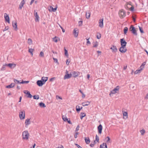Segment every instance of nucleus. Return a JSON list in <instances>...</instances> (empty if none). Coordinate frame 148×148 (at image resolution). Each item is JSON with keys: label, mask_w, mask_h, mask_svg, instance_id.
Segmentation results:
<instances>
[{"label": "nucleus", "mask_w": 148, "mask_h": 148, "mask_svg": "<svg viewBox=\"0 0 148 148\" xmlns=\"http://www.w3.org/2000/svg\"><path fill=\"white\" fill-rule=\"evenodd\" d=\"M7 66H8L10 68L12 69L14 68L16 66V64L12 63H9L8 64H7Z\"/></svg>", "instance_id": "obj_17"}, {"label": "nucleus", "mask_w": 148, "mask_h": 148, "mask_svg": "<svg viewBox=\"0 0 148 148\" xmlns=\"http://www.w3.org/2000/svg\"><path fill=\"white\" fill-rule=\"evenodd\" d=\"M72 75L70 74H66L64 77V79H69L71 77Z\"/></svg>", "instance_id": "obj_19"}, {"label": "nucleus", "mask_w": 148, "mask_h": 148, "mask_svg": "<svg viewBox=\"0 0 148 148\" xmlns=\"http://www.w3.org/2000/svg\"><path fill=\"white\" fill-rule=\"evenodd\" d=\"M86 116V114L84 112H81L80 113V119L82 120V119L83 118L85 117Z\"/></svg>", "instance_id": "obj_33"}, {"label": "nucleus", "mask_w": 148, "mask_h": 148, "mask_svg": "<svg viewBox=\"0 0 148 148\" xmlns=\"http://www.w3.org/2000/svg\"><path fill=\"white\" fill-rule=\"evenodd\" d=\"M79 30L78 29L75 30V37H77L78 35Z\"/></svg>", "instance_id": "obj_31"}, {"label": "nucleus", "mask_w": 148, "mask_h": 148, "mask_svg": "<svg viewBox=\"0 0 148 148\" xmlns=\"http://www.w3.org/2000/svg\"><path fill=\"white\" fill-rule=\"evenodd\" d=\"M23 92L28 95L27 97L28 98H31L32 97V95L27 90H24Z\"/></svg>", "instance_id": "obj_16"}, {"label": "nucleus", "mask_w": 148, "mask_h": 148, "mask_svg": "<svg viewBox=\"0 0 148 148\" xmlns=\"http://www.w3.org/2000/svg\"><path fill=\"white\" fill-rule=\"evenodd\" d=\"M120 42L121 46L126 47L127 42L124 38L121 39H120Z\"/></svg>", "instance_id": "obj_9"}, {"label": "nucleus", "mask_w": 148, "mask_h": 148, "mask_svg": "<svg viewBox=\"0 0 148 148\" xmlns=\"http://www.w3.org/2000/svg\"><path fill=\"white\" fill-rule=\"evenodd\" d=\"M53 59L54 60V61L56 63H58V60L57 59L55 58H53Z\"/></svg>", "instance_id": "obj_59"}, {"label": "nucleus", "mask_w": 148, "mask_h": 148, "mask_svg": "<svg viewBox=\"0 0 148 148\" xmlns=\"http://www.w3.org/2000/svg\"><path fill=\"white\" fill-rule=\"evenodd\" d=\"M119 51L121 53H124L127 51V49L126 47L121 46L119 49Z\"/></svg>", "instance_id": "obj_6"}, {"label": "nucleus", "mask_w": 148, "mask_h": 148, "mask_svg": "<svg viewBox=\"0 0 148 148\" xmlns=\"http://www.w3.org/2000/svg\"><path fill=\"white\" fill-rule=\"evenodd\" d=\"M79 75V72L75 73V77H77Z\"/></svg>", "instance_id": "obj_52"}, {"label": "nucleus", "mask_w": 148, "mask_h": 148, "mask_svg": "<svg viewBox=\"0 0 148 148\" xmlns=\"http://www.w3.org/2000/svg\"><path fill=\"white\" fill-rule=\"evenodd\" d=\"M140 132L141 133V134L142 135H143L145 134V131L144 129H142V130L140 131Z\"/></svg>", "instance_id": "obj_36"}, {"label": "nucleus", "mask_w": 148, "mask_h": 148, "mask_svg": "<svg viewBox=\"0 0 148 148\" xmlns=\"http://www.w3.org/2000/svg\"><path fill=\"white\" fill-rule=\"evenodd\" d=\"M39 105L40 106L41 108H45L46 107L45 103L42 102H40L39 103Z\"/></svg>", "instance_id": "obj_32"}, {"label": "nucleus", "mask_w": 148, "mask_h": 148, "mask_svg": "<svg viewBox=\"0 0 148 148\" xmlns=\"http://www.w3.org/2000/svg\"><path fill=\"white\" fill-rule=\"evenodd\" d=\"M101 34L99 33H98L97 34V37L98 39H99L101 38Z\"/></svg>", "instance_id": "obj_38"}, {"label": "nucleus", "mask_w": 148, "mask_h": 148, "mask_svg": "<svg viewBox=\"0 0 148 148\" xmlns=\"http://www.w3.org/2000/svg\"><path fill=\"white\" fill-rule=\"evenodd\" d=\"M90 12L89 11H88L86 12V18L87 19H88L90 18Z\"/></svg>", "instance_id": "obj_27"}, {"label": "nucleus", "mask_w": 148, "mask_h": 148, "mask_svg": "<svg viewBox=\"0 0 148 148\" xmlns=\"http://www.w3.org/2000/svg\"><path fill=\"white\" fill-rule=\"evenodd\" d=\"M4 18L6 22L10 23V18L8 15L7 14L5 13L4 14Z\"/></svg>", "instance_id": "obj_15"}, {"label": "nucleus", "mask_w": 148, "mask_h": 148, "mask_svg": "<svg viewBox=\"0 0 148 148\" xmlns=\"http://www.w3.org/2000/svg\"><path fill=\"white\" fill-rule=\"evenodd\" d=\"M139 29L141 33H144V32L142 27H139Z\"/></svg>", "instance_id": "obj_50"}, {"label": "nucleus", "mask_w": 148, "mask_h": 148, "mask_svg": "<svg viewBox=\"0 0 148 148\" xmlns=\"http://www.w3.org/2000/svg\"><path fill=\"white\" fill-rule=\"evenodd\" d=\"M112 52L113 53H115L118 51V49L114 45H112L110 48Z\"/></svg>", "instance_id": "obj_8"}, {"label": "nucleus", "mask_w": 148, "mask_h": 148, "mask_svg": "<svg viewBox=\"0 0 148 148\" xmlns=\"http://www.w3.org/2000/svg\"><path fill=\"white\" fill-rule=\"evenodd\" d=\"M89 39H90V38H86V39L87 40L86 45L87 46L90 45L91 44V42H90V41L89 40Z\"/></svg>", "instance_id": "obj_37"}, {"label": "nucleus", "mask_w": 148, "mask_h": 148, "mask_svg": "<svg viewBox=\"0 0 148 148\" xmlns=\"http://www.w3.org/2000/svg\"><path fill=\"white\" fill-rule=\"evenodd\" d=\"M53 8L51 6H50L49 8H48V10L49 11H53Z\"/></svg>", "instance_id": "obj_45"}, {"label": "nucleus", "mask_w": 148, "mask_h": 148, "mask_svg": "<svg viewBox=\"0 0 148 148\" xmlns=\"http://www.w3.org/2000/svg\"><path fill=\"white\" fill-rule=\"evenodd\" d=\"M41 79L38 80L36 82L37 85L39 86H41L45 83Z\"/></svg>", "instance_id": "obj_12"}, {"label": "nucleus", "mask_w": 148, "mask_h": 148, "mask_svg": "<svg viewBox=\"0 0 148 148\" xmlns=\"http://www.w3.org/2000/svg\"><path fill=\"white\" fill-rule=\"evenodd\" d=\"M128 31V28L125 27L124 29V33L125 34H126Z\"/></svg>", "instance_id": "obj_39"}, {"label": "nucleus", "mask_w": 148, "mask_h": 148, "mask_svg": "<svg viewBox=\"0 0 148 148\" xmlns=\"http://www.w3.org/2000/svg\"><path fill=\"white\" fill-rule=\"evenodd\" d=\"M144 68V66L141 65V66L140 67V70L142 71Z\"/></svg>", "instance_id": "obj_56"}, {"label": "nucleus", "mask_w": 148, "mask_h": 148, "mask_svg": "<svg viewBox=\"0 0 148 148\" xmlns=\"http://www.w3.org/2000/svg\"><path fill=\"white\" fill-rule=\"evenodd\" d=\"M14 81L16 84H21V82H20L19 81L16 80V79H14Z\"/></svg>", "instance_id": "obj_42"}, {"label": "nucleus", "mask_w": 148, "mask_h": 148, "mask_svg": "<svg viewBox=\"0 0 148 148\" xmlns=\"http://www.w3.org/2000/svg\"><path fill=\"white\" fill-rule=\"evenodd\" d=\"M28 43L29 45H31L32 44V41L31 38H29L28 40Z\"/></svg>", "instance_id": "obj_41"}, {"label": "nucleus", "mask_w": 148, "mask_h": 148, "mask_svg": "<svg viewBox=\"0 0 148 148\" xmlns=\"http://www.w3.org/2000/svg\"><path fill=\"white\" fill-rule=\"evenodd\" d=\"M79 134V132H76L75 133V138H76L77 137V135Z\"/></svg>", "instance_id": "obj_57"}, {"label": "nucleus", "mask_w": 148, "mask_h": 148, "mask_svg": "<svg viewBox=\"0 0 148 148\" xmlns=\"http://www.w3.org/2000/svg\"><path fill=\"white\" fill-rule=\"evenodd\" d=\"M29 134L27 130L23 132L22 137L24 139L28 140L29 138Z\"/></svg>", "instance_id": "obj_2"}, {"label": "nucleus", "mask_w": 148, "mask_h": 148, "mask_svg": "<svg viewBox=\"0 0 148 148\" xmlns=\"http://www.w3.org/2000/svg\"><path fill=\"white\" fill-rule=\"evenodd\" d=\"M142 71L140 69L137 70L134 73L135 74L140 73Z\"/></svg>", "instance_id": "obj_40"}, {"label": "nucleus", "mask_w": 148, "mask_h": 148, "mask_svg": "<svg viewBox=\"0 0 148 148\" xmlns=\"http://www.w3.org/2000/svg\"><path fill=\"white\" fill-rule=\"evenodd\" d=\"M129 29L133 34L136 35H137L136 30L133 25H131L130 26Z\"/></svg>", "instance_id": "obj_4"}, {"label": "nucleus", "mask_w": 148, "mask_h": 148, "mask_svg": "<svg viewBox=\"0 0 148 148\" xmlns=\"http://www.w3.org/2000/svg\"><path fill=\"white\" fill-rule=\"evenodd\" d=\"M29 82V81H24L23 80H22L21 82V84H27Z\"/></svg>", "instance_id": "obj_46"}, {"label": "nucleus", "mask_w": 148, "mask_h": 148, "mask_svg": "<svg viewBox=\"0 0 148 148\" xmlns=\"http://www.w3.org/2000/svg\"><path fill=\"white\" fill-rule=\"evenodd\" d=\"M82 107H80L79 106H77L76 107V110L77 112H79L80 110L82 109Z\"/></svg>", "instance_id": "obj_25"}, {"label": "nucleus", "mask_w": 148, "mask_h": 148, "mask_svg": "<svg viewBox=\"0 0 148 148\" xmlns=\"http://www.w3.org/2000/svg\"><path fill=\"white\" fill-rule=\"evenodd\" d=\"M34 15L35 17V20L36 22H38L39 21V16L38 14V13L37 12H36L35 10L34 11Z\"/></svg>", "instance_id": "obj_11"}, {"label": "nucleus", "mask_w": 148, "mask_h": 148, "mask_svg": "<svg viewBox=\"0 0 148 148\" xmlns=\"http://www.w3.org/2000/svg\"><path fill=\"white\" fill-rule=\"evenodd\" d=\"M30 123V119H27L25 121V124L26 125H26H29Z\"/></svg>", "instance_id": "obj_24"}, {"label": "nucleus", "mask_w": 148, "mask_h": 148, "mask_svg": "<svg viewBox=\"0 0 148 148\" xmlns=\"http://www.w3.org/2000/svg\"><path fill=\"white\" fill-rule=\"evenodd\" d=\"M33 98L34 99H39V95H34L33 96Z\"/></svg>", "instance_id": "obj_44"}, {"label": "nucleus", "mask_w": 148, "mask_h": 148, "mask_svg": "<svg viewBox=\"0 0 148 148\" xmlns=\"http://www.w3.org/2000/svg\"><path fill=\"white\" fill-rule=\"evenodd\" d=\"M125 8L127 10L133 11L134 10V8L130 3H127Z\"/></svg>", "instance_id": "obj_5"}, {"label": "nucleus", "mask_w": 148, "mask_h": 148, "mask_svg": "<svg viewBox=\"0 0 148 148\" xmlns=\"http://www.w3.org/2000/svg\"><path fill=\"white\" fill-rule=\"evenodd\" d=\"M119 89V87L117 86L115 87L113 90L111 91L109 94L111 96L112 94H114L118 93Z\"/></svg>", "instance_id": "obj_3"}, {"label": "nucleus", "mask_w": 148, "mask_h": 148, "mask_svg": "<svg viewBox=\"0 0 148 148\" xmlns=\"http://www.w3.org/2000/svg\"><path fill=\"white\" fill-rule=\"evenodd\" d=\"M64 51L65 54L66 55V56H68V51L65 48H64Z\"/></svg>", "instance_id": "obj_49"}, {"label": "nucleus", "mask_w": 148, "mask_h": 148, "mask_svg": "<svg viewBox=\"0 0 148 148\" xmlns=\"http://www.w3.org/2000/svg\"><path fill=\"white\" fill-rule=\"evenodd\" d=\"M79 127H80L78 125L76 128L75 132H77L79 130Z\"/></svg>", "instance_id": "obj_53"}, {"label": "nucleus", "mask_w": 148, "mask_h": 148, "mask_svg": "<svg viewBox=\"0 0 148 148\" xmlns=\"http://www.w3.org/2000/svg\"><path fill=\"white\" fill-rule=\"evenodd\" d=\"M16 22L15 21H14L12 22V25L13 27L15 29H17V25H16Z\"/></svg>", "instance_id": "obj_20"}, {"label": "nucleus", "mask_w": 148, "mask_h": 148, "mask_svg": "<svg viewBox=\"0 0 148 148\" xmlns=\"http://www.w3.org/2000/svg\"><path fill=\"white\" fill-rule=\"evenodd\" d=\"M100 148H108L107 145L105 143H103L100 145Z\"/></svg>", "instance_id": "obj_22"}, {"label": "nucleus", "mask_w": 148, "mask_h": 148, "mask_svg": "<svg viewBox=\"0 0 148 148\" xmlns=\"http://www.w3.org/2000/svg\"><path fill=\"white\" fill-rule=\"evenodd\" d=\"M56 98L57 99H62V98L61 97L59 96L58 95H56Z\"/></svg>", "instance_id": "obj_55"}, {"label": "nucleus", "mask_w": 148, "mask_h": 148, "mask_svg": "<svg viewBox=\"0 0 148 148\" xmlns=\"http://www.w3.org/2000/svg\"><path fill=\"white\" fill-rule=\"evenodd\" d=\"M93 47H97L98 45V42L97 41H95L92 43Z\"/></svg>", "instance_id": "obj_23"}, {"label": "nucleus", "mask_w": 148, "mask_h": 148, "mask_svg": "<svg viewBox=\"0 0 148 148\" xmlns=\"http://www.w3.org/2000/svg\"><path fill=\"white\" fill-rule=\"evenodd\" d=\"M145 99H148V93L147 94L145 97Z\"/></svg>", "instance_id": "obj_63"}, {"label": "nucleus", "mask_w": 148, "mask_h": 148, "mask_svg": "<svg viewBox=\"0 0 148 148\" xmlns=\"http://www.w3.org/2000/svg\"><path fill=\"white\" fill-rule=\"evenodd\" d=\"M40 56L43 57L44 56V54L42 51H41L40 53Z\"/></svg>", "instance_id": "obj_47"}, {"label": "nucleus", "mask_w": 148, "mask_h": 148, "mask_svg": "<svg viewBox=\"0 0 148 148\" xmlns=\"http://www.w3.org/2000/svg\"><path fill=\"white\" fill-rule=\"evenodd\" d=\"M123 118L125 119L124 117H125V119H127L128 118V113L127 112H123Z\"/></svg>", "instance_id": "obj_21"}, {"label": "nucleus", "mask_w": 148, "mask_h": 148, "mask_svg": "<svg viewBox=\"0 0 148 148\" xmlns=\"http://www.w3.org/2000/svg\"><path fill=\"white\" fill-rule=\"evenodd\" d=\"M57 8V7H55V8H53V10L52 12H55Z\"/></svg>", "instance_id": "obj_61"}, {"label": "nucleus", "mask_w": 148, "mask_h": 148, "mask_svg": "<svg viewBox=\"0 0 148 148\" xmlns=\"http://www.w3.org/2000/svg\"><path fill=\"white\" fill-rule=\"evenodd\" d=\"M8 29V26H6L5 29H3V31L7 30Z\"/></svg>", "instance_id": "obj_58"}, {"label": "nucleus", "mask_w": 148, "mask_h": 148, "mask_svg": "<svg viewBox=\"0 0 148 148\" xmlns=\"http://www.w3.org/2000/svg\"><path fill=\"white\" fill-rule=\"evenodd\" d=\"M90 103L88 101H86L82 103V104L83 106H85L88 105Z\"/></svg>", "instance_id": "obj_29"}, {"label": "nucleus", "mask_w": 148, "mask_h": 148, "mask_svg": "<svg viewBox=\"0 0 148 148\" xmlns=\"http://www.w3.org/2000/svg\"><path fill=\"white\" fill-rule=\"evenodd\" d=\"M56 36H55L53 38V41L56 42H57L58 41V40L56 39Z\"/></svg>", "instance_id": "obj_48"}, {"label": "nucleus", "mask_w": 148, "mask_h": 148, "mask_svg": "<svg viewBox=\"0 0 148 148\" xmlns=\"http://www.w3.org/2000/svg\"><path fill=\"white\" fill-rule=\"evenodd\" d=\"M103 18L99 19V26L101 28L103 27Z\"/></svg>", "instance_id": "obj_10"}, {"label": "nucleus", "mask_w": 148, "mask_h": 148, "mask_svg": "<svg viewBox=\"0 0 148 148\" xmlns=\"http://www.w3.org/2000/svg\"><path fill=\"white\" fill-rule=\"evenodd\" d=\"M98 133L100 134L102 133L103 127L101 125H99L97 127Z\"/></svg>", "instance_id": "obj_14"}, {"label": "nucleus", "mask_w": 148, "mask_h": 148, "mask_svg": "<svg viewBox=\"0 0 148 148\" xmlns=\"http://www.w3.org/2000/svg\"><path fill=\"white\" fill-rule=\"evenodd\" d=\"M96 140L97 142H98L99 141V137L97 136V135L96 136Z\"/></svg>", "instance_id": "obj_54"}, {"label": "nucleus", "mask_w": 148, "mask_h": 148, "mask_svg": "<svg viewBox=\"0 0 148 148\" xmlns=\"http://www.w3.org/2000/svg\"><path fill=\"white\" fill-rule=\"evenodd\" d=\"M105 140H106V142L107 143L110 142V138L109 136H107L105 138Z\"/></svg>", "instance_id": "obj_43"}, {"label": "nucleus", "mask_w": 148, "mask_h": 148, "mask_svg": "<svg viewBox=\"0 0 148 148\" xmlns=\"http://www.w3.org/2000/svg\"><path fill=\"white\" fill-rule=\"evenodd\" d=\"M25 3V0H23L21 2L19 7V8L20 9H21L22 7L23 6V5Z\"/></svg>", "instance_id": "obj_18"}, {"label": "nucleus", "mask_w": 148, "mask_h": 148, "mask_svg": "<svg viewBox=\"0 0 148 148\" xmlns=\"http://www.w3.org/2000/svg\"><path fill=\"white\" fill-rule=\"evenodd\" d=\"M63 121L65 122H67L71 124V121L69 119H68L66 116H62Z\"/></svg>", "instance_id": "obj_13"}, {"label": "nucleus", "mask_w": 148, "mask_h": 148, "mask_svg": "<svg viewBox=\"0 0 148 148\" xmlns=\"http://www.w3.org/2000/svg\"><path fill=\"white\" fill-rule=\"evenodd\" d=\"M81 93L82 95V97L84 98L85 97V95L83 92H81Z\"/></svg>", "instance_id": "obj_60"}, {"label": "nucleus", "mask_w": 148, "mask_h": 148, "mask_svg": "<svg viewBox=\"0 0 148 148\" xmlns=\"http://www.w3.org/2000/svg\"><path fill=\"white\" fill-rule=\"evenodd\" d=\"M83 22L82 21H79L78 22V24L79 26H80L82 25Z\"/></svg>", "instance_id": "obj_51"}, {"label": "nucleus", "mask_w": 148, "mask_h": 148, "mask_svg": "<svg viewBox=\"0 0 148 148\" xmlns=\"http://www.w3.org/2000/svg\"><path fill=\"white\" fill-rule=\"evenodd\" d=\"M85 140L87 144H89L90 143V140L89 138H85Z\"/></svg>", "instance_id": "obj_30"}, {"label": "nucleus", "mask_w": 148, "mask_h": 148, "mask_svg": "<svg viewBox=\"0 0 148 148\" xmlns=\"http://www.w3.org/2000/svg\"><path fill=\"white\" fill-rule=\"evenodd\" d=\"M55 77H52V78H51L50 79V81H53V80H54L55 79Z\"/></svg>", "instance_id": "obj_64"}, {"label": "nucleus", "mask_w": 148, "mask_h": 148, "mask_svg": "<svg viewBox=\"0 0 148 148\" xmlns=\"http://www.w3.org/2000/svg\"><path fill=\"white\" fill-rule=\"evenodd\" d=\"M7 66V64H5L3 65L2 68L1 69V71H4L5 70L6 67Z\"/></svg>", "instance_id": "obj_34"}, {"label": "nucleus", "mask_w": 148, "mask_h": 148, "mask_svg": "<svg viewBox=\"0 0 148 148\" xmlns=\"http://www.w3.org/2000/svg\"><path fill=\"white\" fill-rule=\"evenodd\" d=\"M19 116L21 119H23L25 117V113L24 111H21L19 113Z\"/></svg>", "instance_id": "obj_7"}, {"label": "nucleus", "mask_w": 148, "mask_h": 148, "mask_svg": "<svg viewBox=\"0 0 148 148\" xmlns=\"http://www.w3.org/2000/svg\"><path fill=\"white\" fill-rule=\"evenodd\" d=\"M15 86V84L14 83H12L10 85H8L6 86V88H13Z\"/></svg>", "instance_id": "obj_26"}, {"label": "nucleus", "mask_w": 148, "mask_h": 148, "mask_svg": "<svg viewBox=\"0 0 148 148\" xmlns=\"http://www.w3.org/2000/svg\"><path fill=\"white\" fill-rule=\"evenodd\" d=\"M119 17L121 18H123L125 16L126 14L125 10H123L121 9L119 11Z\"/></svg>", "instance_id": "obj_1"}, {"label": "nucleus", "mask_w": 148, "mask_h": 148, "mask_svg": "<svg viewBox=\"0 0 148 148\" xmlns=\"http://www.w3.org/2000/svg\"><path fill=\"white\" fill-rule=\"evenodd\" d=\"M34 51V49L32 48H29L28 50V51L30 53L31 55L32 56L33 55V52Z\"/></svg>", "instance_id": "obj_35"}, {"label": "nucleus", "mask_w": 148, "mask_h": 148, "mask_svg": "<svg viewBox=\"0 0 148 148\" xmlns=\"http://www.w3.org/2000/svg\"><path fill=\"white\" fill-rule=\"evenodd\" d=\"M95 141L94 142V143H91L90 145V146L91 147H93V146H94V145H95Z\"/></svg>", "instance_id": "obj_62"}, {"label": "nucleus", "mask_w": 148, "mask_h": 148, "mask_svg": "<svg viewBox=\"0 0 148 148\" xmlns=\"http://www.w3.org/2000/svg\"><path fill=\"white\" fill-rule=\"evenodd\" d=\"M41 79L45 83V82L48 80V77H43L41 78Z\"/></svg>", "instance_id": "obj_28"}]
</instances>
